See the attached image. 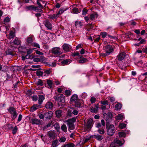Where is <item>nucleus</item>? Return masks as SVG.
Wrapping results in <instances>:
<instances>
[{
    "mask_svg": "<svg viewBox=\"0 0 147 147\" xmlns=\"http://www.w3.org/2000/svg\"><path fill=\"white\" fill-rule=\"evenodd\" d=\"M65 97L64 96L61 94L54 96V98L56 100L58 101V104L59 106H62L65 104Z\"/></svg>",
    "mask_w": 147,
    "mask_h": 147,
    "instance_id": "f257e3e1",
    "label": "nucleus"
},
{
    "mask_svg": "<svg viewBox=\"0 0 147 147\" xmlns=\"http://www.w3.org/2000/svg\"><path fill=\"white\" fill-rule=\"evenodd\" d=\"M76 118L73 117L71 119H69L65 121L67 122V125L69 127V129L73 130L75 128L74 123L76 121Z\"/></svg>",
    "mask_w": 147,
    "mask_h": 147,
    "instance_id": "f03ea898",
    "label": "nucleus"
},
{
    "mask_svg": "<svg viewBox=\"0 0 147 147\" xmlns=\"http://www.w3.org/2000/svg\"><path fill=\"white\" fill-rule=\"evenodd\" d=\"M104 50L105 53H102L101 54L102 56L105 57L109 55L111 53L113 52V49L111 46L107 45L104 47Z\"/></svg>",
    "mask_w": 147,
    "mask_h": 147,
    "instance_id": "7ed1b4c3",
    "label": "nucleus"
},
{
    "mask_svg": "<svg viewBox=\"0 0 147 147\" xmlns=\"http://www.w3.org/2000/svg\"><path fill=\"white\" fill-rule=\"evenodd\" d=\"M106 128L107 129V133L110 136L113 135L116 131L115 128L113 125H109L106 124Z\"/></svg>",
    "mask_w": 147,
    "mask_h": 147,
    "instance_id": "20e7f679",
    "label": "nucleus"
},
{
    "mask_svg": "<svg viewBox=\"0 0 147 147\" xmlns=\"http://www.w3.org/2000/svg\"><path fill=\"white\" fill-rule=\"evenodd\" d=\"M8 111L11 114V117L13 119H15L17 116L16 109L13 107H10L8 109Z\"/></svg>",
    "mask_w": 147,
    "mask_h": 147,
    "instance_id": "39448f33",
    "label": "nucleus"
},
{
    "mask_svg": "<svg viewBox=\"0 0 147 147\" xmlns=\"http://www.w3.org/2000/svg\"><path fill=\"white\" fill-rule=\"evenodd\" d=\"M51 52L53 54L56 55H59L62 53L61 48L59 47H55L52 48Z\"/></svg>",
    "mask_w": 147,
    "mask_h": 147,
    "instance_id": "423d86ee",
    "label": "nucleus"
},
{
    "mask_svg": "<svg viewBox=\"0 0 147 147\" xmlns=\"http://www.w3.org/2000/svg\"><path fill=\"white\" fill-rule=\"evenodd\" d=\"M92 120L91 119H90L88 120L85 126V129L86 130H89L91 129L92 127Z\"/></svg>",
    "mask_w": 147,
    "mask_h": 147,
    "instance_id": "0eeeda50",
    "label": "nucleus"
},
{
    "mask_svg": "<svg viewBox=\"0 0 147 147\" xmlns=\"http://www.w3.org/2000/svg\"><path fill=\"white\" fill-rule=\"evenodd\" d=\"M126 55L125 52H121L117 55V58L119 61H121L124 59Z\"/></svg>",
    "mask_w": 147,
    "mask_h": 147,
    "instance_id": "6e6552de",
    "label": "nucleus"
},
{
    "mask_svg": "<svg viewBox=\"0 0 147 147\" xmlns=\"http://www.w3.org/2000/svg\"><path fill=\"white\" fill-rule=\"evenodd\" d=\"M44 24L45 26L48 29L51 30L52 28V26L50 22L48 20L45 21Z\"/></svg>",
    "mask_w": 147,
    "mask_h": 147,
    "instance_id": "1a4fd4ad",
    "label": "nucleus"
},
{
    "mask_svg": "<svg viewBox=\"0 0 147 147\" xmlns=\"http://www.w3.org/2000/svg\"><path fill=\"white\" fill-rule=\"evenodd\" d=\"M63 50L66 52L69 51L71 49V46L67 44L64 43L62 46Z\"/></svg>",
    "mask_w": 147,
    "mask_h": 147,
    "instance_id": "9d476101",
    "label": "nucleus"
},
{
    "mask_svg": "<svg viewBox=\"0 0 147 147\" xmlns=\"http://www.w3.org/2000/svg\"><path fill=\"white\" fill-rule=\"evenodd\" d=\"M79 100L78 95L74 94L72 95L70 98V101L72 102H74Z\"/></svg>",
    "mask_w": 147,
    "mask_h": 147,
    "instance_id": "9b49d317",
    "label": "nucleus"
},
{
    "mask_svg": "<svg viewBox=\"0 0 147 147\" xmlns=\"http://www.w3.org/2000/svg\"><path fill=\"white\" fill-rule=\"evenodd\" d=\"M45 60L44 57L42 56H38L37 57L34 58L33 59V61L34 62H42Z\"/></svg>",
    "mask_w": 147,
    "mask_h": 147,
    "instance_id": "f8f14e48",
    "label": "nucleus"
},
{
    "mask_svg": "<svg viewBox=\"0 0 147 147\" xmlns=\"http://www.w3.org/2000/svg\"><path fill=\"white\" fill-rule=\"evenodd\" d=\"M111 116L112 114L111 113L109 112L107 114L106 113L104 114V118L107 123L109 122V120L111 119L110 117Z\"/></svg>",
    "mask_w": 147,
    "mask_h": 147,
    "instance_id": "ddd939ff",
    "label": "nucleus"
},
{
    "mask_svg": "<svg viewBox=\"0 0 147 147\" xmlns=\"http://www.w3.org/2000/svg\"><path fill=\"white\" fill-rule=\"evenodd\" d=\"M37 7H36L34 5H30L29 6H27L25 7V9L26 11H36V10Z\"/></svg>",
    "mask_w": 147,
    "mask_h": 147,
    "instance_id": "4468645a",
    "label": "nucleus"
},
{
    "mask_svg": "<svg viewBox=\"0 0 147 147\" xmlns=\"http://www.w3.org/2000/svg\"><path fill=\"white\" fill-rule=\"evenodd\" d=\"M45 99V95L39 94L38 95V104L41 105L42 104L44 100Z\"/></svg>",
    "mask_w": 147,
    "mask_h": 147,
    "instance_id": "2eb2a0df",
    "label": "nucleus"
},
{
    "mask_svg": "<svg viewBox=\"0 0 147 147\" xmlns=\"http://www.w3.org/2000/svg\"><path fill=\"white\" fill-rule=\"evenodd\" d=\"M49 137L52 139H54L56 136V134L54 131H49L47 134Z\"/></svg>",
    "mask_w": 147,
    "mask_h": 147,
    "instance_id": "dca6fc26",
    "label": "nucleus"
},
{
    "mask_svg": "<svg viewBox=\"0 0 147 147\" xmlns=\"http://www.w3.org/2000/svg\"><path fill=\"white\" fill-rule=\"evenodd\" d=\"M53 106V103L50 102H47L46 104L45 107L48 109H51Z\"/></svg>",
    "mask_w": 147,
    "mask_h": 147,
    "instance_id": "f3484780",
    "label": "nucleus"
},
{
    "mask_svg": "<svg viewBox=\"0 0 147 147\" xmlns=\"http://www.w3.org/2000/svg\"><path fill=\"white\" fill-rule=\"evenodd\" d=\"M53 115V113L51 111L45 113V117L47 119H50Z\"/></svg>",
    "mask_w": 147,
    "mask_h": 147,
    "instance_id": "a211bd4d",
    "label": "nucleus"
},
{
    "mask_svg": "<svg viewBox=\"0 0 147 147\" xmlns=\"http://www.w3.org/2000/svg\"><path fill=\"white\" fill-rule=\"evenodd\" d=\"M31 122L33 124H39L40 123V121L38 119H31Z\"/></svg>",
    "mask_w": 147,
    "mask_h": 147,
    "instance_id": "6ab92c4d",
    "label": "nucleus"
},
{
    "mask_svg": "<svg viewBox=\"0 0 147 147\" xmlns=\"http://www.w3.org/2000/svg\"><path fill=\"white\" fill-rule=\"evenodd\" d=\"M47 82L50 88L53 87L54 84L51 80H47Z\"/></svg>",
    "mask_w": 147,
    "mask_h": 147,
    "instance_id": "aec40b11",
    "label": "nucleus"
},
{
    "mask_svg": "<svg viewBox=\"0 0 147 147\" xmlns=\"http://www.w3.org/2000/svg\"><path fill=\"white\" fill-rule=\"evenodd\" d=\"M124 141L123 140V142L118 140L115 139L114 141V144H117L118 146H121L124 143Z\"/></svg>",
    "mask_w": 147,
    "mask_h": 147,
    "instance_id": "412c9836",
    "label": "nucleus"
},
{
    "mask_svg": "<svg viewBox=\"0 0 147 147\" xmlns=\"http://www.w3.org/2000/svg\"><path fill=\"white\" fill-rule=\"evenodd\" d=\"M70 63V60L69 59H66L62 61L60 64L61 65H65L69 64Z\"/></svg>",
    "mask_w": 147,
    "mask_h": 147,
    "instance_id": "4be33fe9",
    "label": "nucleus"
},
{
    "mask_svg": "<svg viewBox=\"0 0 147 147\" xmlns=\"http://www.w3.org/2000/svg\"><path fill=\"white\" fill-rule=\"evenodd\" d=\"M40 107V106L37 104L34 105L31 107V111L33 112Z\"/></svg>",
    "mask_w": 147,
    "mask_h": 147,
    "instance_id": "5701e85b",
    "label": "nucleus"
},
{
    "mask_svg": "<svg viewBox=\"0 0 147 147\" xmlns=\"http://www.w3.org/2000/svg\"><path fill=\"white\" fill-rule=\"evenodd\" d=\"M98 107L96 106L95 107H92L91 108V112L92 113H96L98 111Z\"/></svg>",
    "mask_w": 147,
    "mask_h": 147,
    "instance_id": "b1692460",
    "label": "nucleus"
},
{
    "mask_svg": "<svg viewBox=\"0 0 147 147\" xmlns=\"http://www.w3.org/2000/svg\"><path fill=\"white\" fill-rule=\"evenodd\" d=\"M98 17V15L96 13H94L90 15V19L91 20H93L95 18H97Z\"/></svg>",
    "mask_w": 147,
    "mask_h": 147,
    "instance_id": "393cba45",
    "label": "nucleus"
},
{
    "mask_svg": "<svg viewBox=\"0 0 147 147\" xmlns=\"http://www.w3.org/2000/svg\"><path fill=\"white\" fill-rule=\"evenodd\" d=\"M33 41L32 37L31 36H29L28 37L27 39V44L29 45H31L32 44Z\"/></svg>",
    "mask_w": 147,
    "mask_h": 147,
    "instance_id": "a878e982",
    "label": "nucleus"
},
{
    "mask_svg": "<svg viewBox=\"0 0 147 147\" xmlns=\"http://www.w3.org/2000/svg\"><path fill=\"white\" fill-rule=\"evenodd\" d=\"M82 26V22L78 20L76 21L75 22V26L78 27H81Z\"/></svg>",
    "mask_w": 147,
    "mask_h": 147,
    "instance_id": "bb28decb",
    "label": "nucleus"
},
{
    "mask_svg": "<svg viewBox=\"0 0 147 147\" xmlns=\"http://www.w3.org/2000/svg\"><path fill=\"white\" fill-rule=\"evenodd\" d=\"M62 111L61 110H58L55 111L56 116L57 118H59L61 115Z\"/></svg>",
    "mask_w": 147,
    "mask_h": 147,
    "instance_id": "cd10ccee",
    "label": "nucleus"
},
{
    "mask_svg": "<svg viewBox=\"0 0 147 147\" xmlns=\"http://www.w3.org/2000/svg\"><path fill=\"white\" fill-rule=\"evenodd\" d=\"M94 137L95 138L99 140H101L103 138L102 136L98 134L94 135Z\"/></svg>",
    "mask_w": 147,
    "mask_h": 147,
    "instance_id": "c85d7f7f",
    "label": "nucleus"
},
{
    "mask_svg": "<svg viewBox=\"0 0 147 147\" xmlns=\"http://www.w3.org/2000/svg\"><path fill=\"white\" fill-rule=\"evenodd\" d=\"M121 107L122 105L120 103L117 104L115 106V109L117 110H119L121 109Z\"/></svg>",
    "mask_w": 147,
    "mask_h": 147,
    "instance_id": "c756f323",
    "label": "nucleus"
},
{
    "mask_svg": "<svg viewBox=\"0 0 147 147\" xmlns=\"http://www.w3.org/2000/svg\"><path fill=\"white\" fill-rule=\"evenodd\" d=\"M61 130L64 132H67V127L65 124L62 125L61 127Z\"/></svg>",
    "mask_w": 147,
    "mask_h": 147,
    "instance_id": "7c9ffc66",
    "label": "nucleus"
},
{
    "mask_svg": "<svg viewBox=\"0 0 147 147\" xmlns=\"http://www.w3.org/2000/svg\"><path fill=\"white\" fill-rule=\"evenodd\" d=\"M110 107V105H101V109L102 110L108 109Z\"/></svg>",
    "mask_w": 147,
    "mask_h": 147,
    "instance_id": "2f4dec72",
    "label": "nucleus"
},
{
    "mask_svg": "<svg viewBox=\"0 0 147 147\" xmlns=\"http://www.w3.org/2000/svg\"><path fill=\"white\" fill-rule=\"evenodd\" d=\"M72 12L73 13H78L80 12V11L78 8L75 7L72 10Z\"/></svg>",
    "mask_w": 147,
    "mask_h": 147,
    "instance_id": "473e14b6",
    "label": "nucleus"
},
{
    "mask_svg": "<svg viewBox=\"0 0 147 147\" xmlns=\"http://www.w3.org/2000/svg\"><path fill=\"white\" fill-rule=\"evenodd\" d=\"M58 141L57 140H54L52 142V146L53 147H56L58 145Z\"/></svg>",
    "mask_w": 147,
    "mask_h": 147,
    "instance_id": "72a5a7b5",
    "label": "nucleus"
},
{
    "mask_svg": "<svg viewBox=\"0 0 147 147\" xmlns=\"http://www.w3.org/2000/svg\"><path fill=\"white\" fill-rule=\"evenodd\" d=\"M57 63V61L55 60L53 61L52 63H50L49 64H48V65L49 66H51L52 67H54L56 66Z\"/></svg>",
    "mask_w": 147,
    "mask_h": 147,
    "instance_id": "f704fd0d",
    "label": "nucleus"
},
{
    "mask_svg": "<svg viewBox=\"0 0 147 147\" xmlns=\"http://www.w3.org/2000/svg\"><path fill=\"white\" fill-rule=\"evenodd\" d=\"M72 111L71 109H69L67 112V115L70 117L72 116Z\"/></svg>",
    "mask_w": 147,
    "mask_h": 147,
    "instance_id": "c9c22d12",
    "label": "nucleus"
},
{
    "mask_svg": "<svg viewBox=\"0 0 147 147\" xmlns=\"http://www.w3.org/2000/svg\"><path fill=\"white\" fill-rule=\"evenodd\" d=\"M34 57V55L33 54L31 55H29L28 54L27 55L25 56V57L26 59H32Z\"/></svg>",
    "mask_w": 147,
    "mask_h": 147,
    "instance_id": "e433bc0d",
    "label": "nucleus"
},
{
    "mask_svg": "<svg viewBox=\"0 0 147 147\" xmlns=\"http://www.w3.org/2000/svg\"><path fill=\"white\" fill-rule=\"evenodd\" d=\"M123 118V115L121 114H118L116 116V119L117 120H122Z\"/></svg>",
    "mask_w": 147,
    "mask_h": 147,
    "instance_id": "4c0bfd02",
    "label": "nucleus"
},
{
    "mask_svg": "<svg viewBox=\"0 0 147 147\" xmlns=\"http://www.w3.org/2000/svg\"><path fill=\"white\" fill-rule=\"evenodd\" d=\"M43 82L42 80L40 79L38 80L37 83V85L42 86L43 85Z\"/></svg>",
    "mask_w": 147,
    "mask_h": 147,
    "instance_id": "58836bf2",
    "label": "nucleus"
},
{
    "mask_svg": "<svg viewBox=\"0 0 147 147\" xmlns=\"http://www.w3.org/2000/svg\"><path fill=\"white\" fill-rule=\"evenodd\" d=\"M59 17L57 15V14H54L53 15H51L49 16V18L50 19H52L53 20H54L57 18Z\"/></svg>",
    "mask_w": 147,
    "mask_h": 147,
    "instance_id": "ea45409f",
    "label": "nucleus"
},
{
    "mask_svg": "<svg viewBox=\"0 0 147 147\" xmlns=\"http://www.w3.org/2000/svg\"><path fill=\"white\" fill-rule=\"evenodd\" d=\"M126 125L124 123H121L119 125V127L121 129H123L125 127Z\"/></svg>",
    "mask_w": 147,
    "mask_h": 147,
    "instance_id": "a19ab883",
    "label": "nucleus"
},
{
    "mask_svg": "<svg viewBox=\"0 0 147 147\" xmlns=\"http://www.w3.org/2000/svg\"><path fill=\"white\" fill-rule=\"evenodd\" d=\"M36 75L38 76H43V73L41 71H37L36 72Z\"/></svg>",
    "mask_w": 147,
    "mask_h": 147,
    "instance_id": "79ce46f5",
    "label": "nucleus"
},
{
    "mask_svg": "<svg viewBox=\"0 0 147 147\" xmlns=\"http://www.w3.org/2000/svg\"><path fill=\"white\" fill-rule=\"evenodd\" d=\"M65 11V10H63L61 9H59L58 12L57 13L58 17H59Z\"/></svg>",
    "mask_w": 147,
    "mask_h": 147,
    "instance_id": "37998d69",
    "label": "nucleus"
},
{
    "mask_svg": "<svg viewBox=\"0 0 147 147\" xmlns=\"http://www.w3.org/2000/svg\"><path fill=\"white\" fill-rule=\"evenodd\" d=\"M107 35V33L105 32H102L100 34V35L103 38H105Z\"/></svg>",
    "mask_w": 147,
    "mask_h": 147,
    "instance_id": "c03bdc74",
    "label": "nucleus"
},
{
    "mask_svg": "<svg viewBox=\"0 0 147 147\" xmlns=\"http://www.w3.org/2000/svg\"><path fill=\"white\" fill-rule=\"evenodd\" d=\"M119 136L120 137H125L126 136L125 134L123 132H121L119 133Z\"/></svg>",
    "mask_w": 147,
    "mask_h": 147,
    "instance_id": "a18cd8bd",
    "label": "nucleus"
},
{
    "mask_svg": "<svg viewBox=\"0 0 147 147\" xmlns=\"http://www.w3.org/2000/svg\"><path fill=\"white\" fill-rule=\"evenodd\" d=\"M71 94V92L69 90H66L65 91V94L68 96H69Z\"/></svg>",
    "mask_w": 147,
    "mask_h": 147,
    "instance_id": "49530a36",
    "label": "nucleus"
},
{
    "mask_svg": "<svg viewBox=\"0 0 147 147\" xmlns=\"http://www.w3.org/2000/svg\"><path fill=\"white\" fill-rule=\"evenodd\" d=\"M18 129V128L17 127V126H15L12 129V134L13 135L16 134L17 131Z\"/></svg>",
    "mask_w": 147,
    "mask_h": 147,
    "instance_id": "de8ad7c7",
    "label": "nucleus"
},
{
    "mask_svg": "<svg viewBox=\"0 0 147 147\" xmlns=\"http://www.w3.org/2000/svg\"><path fill=\"white\" fill-rule=\"evenodd\" d=\"M100 103L102 104L101 105H110L109 104L107 100H105L103 101H102L100 102Z\"/></svg>",
    "mask_w": 147,
    "mask_h": 147,
    "instance_id": "09e8293b",
    "label": "nucleus"
},
{
    "mask_svg": "<svg viewBox=\"0 0 147 147\" xmlns=\"http://www.w3.org/2000/svg\"><path fill=\"white\" fill-rule=\"evenodd\" d=\"M75 103V106L78 108L80 107L81 105V103L79 102V100H78V101H77V102H74Z\"/></svg>",
    "mask_w": 147,
    "mask_h": 147,
    "instance_id": "8fccbe9b",
    "label": "nucleus"
},
{
    "mask_svg": "<svg viewBox=\"0 0 147 147\" xmlns=\"http://www.w3.org/2000/svg\"><path fill=\"white\" fill-rule=\"evenodd\" d=\"M35 49L34 48L30 49L27 51V54L29 55L32 53L34 50Z\"/></svg>",
    "mask_w": 147,
    "mask_h": 147,
    "instance_id": "3c124183",
    "label": "nucleus"
},
{
    "mask_svg": "<svg viewBox=\"0 0 147 147\" xmlns=\"http://www.w3.org/2000/svg\"><path fill=\"white\" fill-rule=\"evenodd\" d=\"M31 45L33 47L38 48H40L39 45L38 44L36 43H32Z\"/></svg>",
    "mask_w": 147,
    "mask_h": 147,
    "instance_id": "603ef678",
    "label": "nucleus"
},
{
    "mask_svg": "<svg viewBox=\"0 0 147 147\" xmlns=\"http://www.w3.org/2000/svg\"><path fill=\"white\" fill-rule=\"evenodd\" d=\"M14 32L12 31L10 32L9 36V38L10 39L11 38L14 37Z\"/></svg>",
    "mask_w": 147,
    "mask_h": 147,
    "instance_id": "864d4df0",
    "label": "nucleus"
},
{
    "mask_svg": "<svg viewBox=\"0 0 147 147\" xmlns=\"http://www.w3.org/2000/svg\"><path fill=\"white\" fill-rule=\"evenodd\" d=\"M86 60H87L86 59L83 58L80 59L79 61V62L80 63H83L85 62Z\"/></svg>",
    "mask_w": 147,
    "mask_h": 147,
    "instance_id": "5fc2aeb1",
    "label": "nucleus"
},
{
    "mask_svg": "<svg viewBox=\"0 0 147 147\" xmlns=\"http://www.w3.org/2000/svg\"><path fill=\"white\" fill-rule=\"evenodd\" d=\"M13 43L14 44L18 45L20 44V42L17 39H16L13 41Z\"/></svg>",
    "mask_w": 147,
    "mask_h": 147,
    "instance_id": "6e6d98bb",
    "label": "nucleus"
},
{
    "mask_svg": "<svg viewBox=\"0 0 147 147\" xmlns=\"http://www.w3.org/2000/svg\"><path fill=\"white\" fill-rule=\"evenodd\" d=\"M54 126L55 128L57 130H58L60 129V126L59 125V124L57 123H56L54 125Z\"/></svg>",
    "mask_w": 147,
    "mask_h": 147,
    "instance_id": "4d7b16f0",
    "label": "nucleus"
},
{
    "mask_svg": "<svg viewBox=\"0 0 147 147\" xmlns=\"http://www.w3.org/2000/svg\"><path fill=\"white\" fill-rule=\"evenodd\" d=\"M88 11L87 9H84L82 10V15L83 16L85 15L87 13Z\"/></svg>",
    "mask_w": 147,
    "mask_h": 147,
    "instance_id": "13d9d810",
    "label": "nucleus"
},
{
    "mask_svg": "<svg viewBox=\"0 0 147 147\" xmlns=\"http://www.w3.org/2000/svg\"><path fill=\"white\" fill-rule=\"evenodd\" d=\"M5 53L6 55H12V52L10 50H8L5 51Z\"/></svg>",
    "mask_w": 147,
    "mask_h": 147,
    "instance_id": "bf43d9fd",
    "label": "nucleus"
},
{
    "mask_svg": "<svg viewBox=\"0 0 147 147\" xmlns=\"http://www.w3.org/2000/svg\"><path fill=\"white\" fill-rule=\"evenodd\" d=\"M96 99L94 97H92L90 99V101L91 103H93L95 102Z\"/></svg>",
    "mask_w": 147,
    "mask_h": 147,
    "instance_id": "052dcab7",
    "label": "nucleus"
},
{
    "mask_svg": "<svg viewBox=\"0 0 147 147\" xmlns=\"http://www.w3.org/2000/svg\"><path fill=\"white\" fill-rule=\"evenodd\" d=\"M32 98L33 100L34 101H36L38 99V97L36 95H34L32 96Z\"/></svg>",
    "mask_w": 147,
    "mask_h": 147,
    "instance_id": "680f3d73",
    "label": "nucleus"
},
{
    "mask_svg": "<svg viewBox=\"0 0 147 147\" xmlns=\"http://www.w3.org/2000/svg\"><path fill=\"white\" fill-rule=\"evenodd\" d=\"M66 140V138L64 137H62L59 140L60 142H64Z\"/></svg>",
    "mask_w": 147,
    "mask_h": 147,
    "instance_id": "e2e57ef3",
    "label": "nucleus"
},
{
    "mask_svg": "<svg viewBox=\"0 0 147 147\" xmlns=\"http://www.w3.org/2000/svg\"><path fill=\"white\" fill-rule=\"evenodd\" d=\"M67 147H74V144L73 143H70L66 144Z\"/></svg>",
    "mask_w": 147,
    "mask_h": 147,
    "instance_id": "0e129e2a",
    "label": "nucleus"
},
{
    "mask_svg": "<svg viewBox=\"0 0 147 147\" xmlns=\"http://www.w3.org/2000/svg\"><path fill=\"white\" fill-rule=\"evenodd\" d=\"M82 97L83 98H85L87 96V94L85 92H83L82 95Z\"/></svg>",
    "mask_w": 147,
    "mask_h": 147,
    "instance_id": "69168bd1",
    "label": "nucleus"
},
{
    "mask_svg": "<svg viewBox=\"0 0 147 147\" xmlns=\"http://www.w3.org/2000/svg\"><path fill=\"white\" fill-rule=\"evenodd\" d=\"M98 132L101 134H104L105 133V131L104 129H99L98 130Z\"/></svg>",
    "mask_w": 147,
    "mask_h": 147,
    "instance_id": "338daca9",
    "label": "nucleus"
},
{
    "mask_svg": "<svg viewBox=\"0 0 147 147\" xmlns=\"http://www.w3.org/2000/svg\"><path fill=\"white\" fill-rule=\"evenodd\" d=\"M39 117L41 119H43L44 117H45V114L43 115L42 113H40L38 114V115Z\"/></svg>",
    "mask_w": 147,
    "mask_h": 147,
    "instance_id": "774afa93",
    "label": "nucleus"
}]
</instances>
